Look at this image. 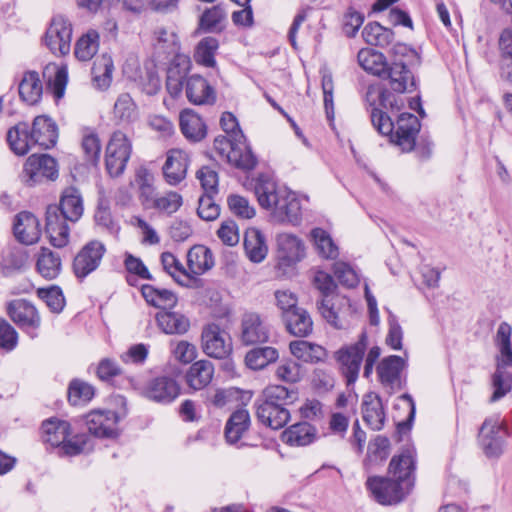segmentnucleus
Instances as JSON below:
<instances>
[{
  "mask_svg": "<svg viewBox=\"0 0 512 512\" xmlns=\"http://www.w3.org/2000/svg\"><path fill=\"white\" fill-rule=\"evenodd\" d=\"M84 211L83 199L80 191L75 187H67L62 192L60 204L50 205L46 210V233L50 243L62 248L69 241V227L67 221H78Z\"/></svg>",
  "mask_w": 512,
  "mask_h": 512,
  "instance_id": "nucleus-1",
  "label": "nucleus"
},
{
  "mask_svg": "<svg viewBox=\"0 0 512 512\" xmlns=\"http://www.w3.org/2000/svg\"><path fill=\"white\" fill-rule=\"evenodd\" d=\"M297 399L296 390L288 389L283 385H269L254 403L256 417L263 425L278 430L290 420L291 415L287 406Z\"/></svg>",
  "mask_w": 512,
  "mask_h": 512,
  "instance_id": "nucleus-2",
  "label": "nucleus"
},
{
  "mask_svg": "<svg viewBox=\"0 0 512 512\" xmlns=\"http://www.w3.org/2000/svg\"><path fill=\"white\" fill-rule=\"evenodd\" d=\"M255 193L260 206L270 210L276 221L293 225L300 223L301 204L296 193L269 180L257 183Z\"/></svg>",
  "mask_w": 512,
  "mask_h": 512,
  "instance_id": "nucleus-3",
  "label": "nucleus"
},
{
  "mask_svg": "<svg viewBox=\"0 0 512 512\" xmlns=\"http://www.w3.org/2000/svg\"><path fill=\"white\" fill-rule=\"evenodd\" d=\"M370 116L374 128L380 134L389 136L390 141L403 152H410L414 149L416 137L421 128L420 121L415 115L402 113L394 123L385 112L373 107Z\"/></svg>",
  "mask_w": 512,
  "mask_h": 512,
  "instance_id": "nucleus-4",
  "label": "nucleus"
},
{
  "mask_svg": "<svg viewBox=\"0 0 512 512\" xmlns=\"http://www.w3.org/2000/svg\"><path fill=\"white\" fill-rule=\"evenodd\" d=\"M313 286L322 294L323 299L318 303V310L323 318L336 329L346 328L345 314L339 306L348 304L345 298L331 296L336 288L333 277L322 270L314 272Z\"/></svg>",
  "mask_w": 512,
  "mask_h": 512,
  "instance_id": "nucleus-5",
  "label": "nucleus"
},
{
  "mask_svg": "<svg viewBox=\"0 0 512 512\" xmlns=\"http://www.w3.org/2000/svg\"><path fill=\"white\" fill-rule=\"evenodd\" d=\"M43 440L53 447H59L60 453L75 456L85 450L86 435L71 436V426L67 421L49 419L42 424Z\"/></svg>",
  "mask_w": 512,
  "mask_h": 512,
  "instance_id": "nucleus-6",
  "label": "nucleus"
},
{
  "mask_svg": "<svg viewBox=\"0 0 512 512\" xmlns=\"http://www.w3.org/2000/svg\"><path fill=\"white\" fill-rule=\"evenodd\" d=\"M367 348L368 335L362 331L355 343L344 345L334 352L338 369L348 385L357 381Z\"/></svg>",
  "mask_w": 512,
  "mask_h": 512,
  "instance_id": "nucleus-7",
  "label": "nucleus"
},
{
  "mask_svg": "<svg viewBox=\"0 0 512 512\" xmlns=\"http://www.w3.org/2000/svg\"><path fill=\"white\" fill-rule=\"evenodd\" d=\"M508 428L499 414L487 417L478 431V444L488 458H499L505 451Z\"/></svg>",
  "mask_w": 512,
  "mask_h": 512,
  "instance_id": "nucleus-8",
  "label": "nucleus"
},
{
  "mask_svg": "<svg viewBox=\"0 0 512 512\" xmlns=\"http://www.w3.org/2000/svg\"><path fill=\"white\" fill-rule=\"evenodd\" d=\"M214 148L222 158L239 169L252 170L257 164L246 140L237 141L234 137L221 135L214 139Z\"/></svg>",
  "mask_w": 512,
  "mask_h": 512,
  "instance_id": "nucleus-9",
  "label": "nucleus"
},
{
  "mask_svg": "<svg viewBox=\"0 0 512 512\" xmlns=\"http://www.w3.org/2000/svg\"><path fill=\"white\" fill-rule=\"evenodd\" d=\"M132 154V143L128 136L118 130L115 131L106 146L105 166L111 177H118L125 171Z\"/></svg>",
  "mask_w": 512,
  "mask_h": 512,
  "instance_id": "nucleus-10",
  "label": "nucleus"
},
{
  "mask_svg": "<svg viewBox=\"0 0 512 512\" xmlns=\"http://www.w3.org/2000/svg\"><path fill=\"white\" fill-rule=\"evenodd\" d=\"M201 348L208 357L222 360L232 353L233 343L227 331L218 324L211 323L203 327Z\"/></svg>",
  "mask_w": 512,
  "mask_h": 512,
  "instance_id": "nucleus-11",
  "label": "nucleus"
},
{
  "mask_svg": "<svg viewBox=\"0 0 512 512\" xmlns=\"http://www.w3.org/2000/svg\"><path fill=\"white\" fill-rule=\"evenodd\" d=\"M72 24L63 15H56L45 34V44L56 56L67 55L71 50Z\"/></svg>",
  "mask_w": 512,
  "mask_h": 512,
  "instance_id": "nucleus-12",
  "label": "nucleus"
},
{
  "mask_svg": "<svg viewBox=\"0 0 512 512\" xmlns=\"http://www.w3.org/2000/svg\"><path fill=\"white\" fill-rule=\"evenodd\" d=\"M366 484L375 500L383 505L396 504L402 501L411 490L409 482H406L405 486L401 482L384 477H370Z\"/></svg>",
  "mask_w": 512,
  "mask_h": 512,
  "instance_id": "nucleus-13",
  "label": "nucleus"
},
{
  "mask_svg": "<svg viewBox=\"0 0 512 512\" xmlns=\"http://www.w3.org/2000/svg\"><path fill=\"white\" fill-rule=\"evenodd\" d=\"M23 173L30 185L47 180L54 181L58 177V165L48 154H32L24 164Z\"/></svg>",
  "mask_w": 512,
  "mask_h": 512,
  "instance_id": "nucleus-14",
  "label": "nucleus"
},
{
  "mask_svg": "<svg viewBox=\"0 0 512 512\" xmlns=\"http://www.w3.org/2000/svg\"><path fill=\"white\" fill-rule=\"evenodd\" d=\"M406 365L405 359L397 355L384 357L378 363L376 367L378 380L389 393H394L403 388L402 373Z\"/></svg>",
  "mask_w": 512,
  "mask_h": 512,
  "instance_id": "nucleus-15",
  "label": "nucleus"
},
{
  "mask_svg": "<svg viewBox=\"0 0 512 512\" xmlns=\"http://www.w3.org/2000/svg\"><path fill=\"white\" fill-rule=\"evenodd\" d=\"M180 391V385L174 377L160 375L147 381L142 394L151 401L169 404L180 395Z\"/></svg>",
  "mask_w": 512,
  "mask_h": 512,
  "instance_id": "nucleus-16",
  "label": "nucleus"
},
{
  "mask_svg": "<svg viewBox=\"0 0 512 512\" xmlns=\"http://www.w3.org/2000/svg\"><path fill=\"white\" fill-rule=\"evenodd\" d=\"M106 252L104 244L97 240L88 242L76 254L73 260V271L77 278L83 279L95 271Z\"/></svg>",
  "mask_w": 512,
  "mask_h": 512,
  "instance_id": "nucleus-17",
  "label": "nucleus"
},
{
  "mask_svg": "<svg viewBox=\"0 0 512 512\" xmlns=\"http://www.w3.org/2000/svg\"><path fill=\"white\" fill-rule=\"evenodd\" d=\"M191 67L192 62L188 55H174L167 68L166 75V90L172 98L177 99L182 95Z\"/></svg>",
  "mask_w": 512,
  "mask_h": 512,
  "instance_id": "nucleus-18",
  "label": "nucleus"
},
{
  "mask_svg": "<svg viewBox=\"0 0 512 512\" xmlns=\"http://www.w3.org/2000/svg\"><path fill=\"white\" fill-rule=\"evenodd\" d=\"M89 432L99 438H113L118 435L119 415L112 410H92L85 416Z\"/></svg>",
  "mask_w": 512,
  "mask_h": 512,
  "instance_id": "nucleus-19",
  "label": "nucleus"
},
{
  "mask_svg": "<svg viewBox=\"0 0 512 512\" xmlns=\"http://www.w3.org/2000/svg\"><path fill=\"white\" fill-rule=\"evenodd\" d=\"M270 330L264 319L256 312H245L241 317L240 340L242 344L254 345L269 340Z\"/></svg>",
  "mask_w": 512,
  "mask_h": 512,
  "instance_id": "nucleus-20",
  "label": "nucleus"
},
{
  "mask_svg": "<svg viewBox=\"0 0 512 512\" xmlns=\"http://www.w3.org/2000/svg\"><path fill=\"white\" fill-rule=\"evenodd\" d=\"M185 95L193 105H213L217 99L215 88L199 74L186 79Z\"/></svg>",
  "mask_w": 512,
  "mask_h": 512,
  "instance_id": "nucleus-21",
  "label": "nucleus"
},
{
  "mask_svg": "<svg viewBox=\"0 0 512 512\" xmlns=\"http://www.w3.org/2000/svg\"><path fill=\"white\" fill-rule=\"evenodd\" d=\"M13 234L18 242L24 245L36 243L41 236L38 218L27 211H22L14 217Z\"/></svg>",
  "mask_w": 512,
  "mask_h": 512,
  "instance_id": "nucleus-22",
  "label": "nucleus"
},
{
  "mask_svg": "<svg viewBox=\"0 0 512 512\" xmlns=\"http://www.w3.org/2000/svg\"><path fill=\"white\" fill-rule=\"evenodd\" d=\"M380 78L388 80L391 89L398 93L411 92L415 88V80L411 71L401 59H395L385 69Z\"/></svg>",
  "mask_w": 512,
  "mask_h": 512,
  "instance_id": "nucleus-23",
  "label": "nucleus"
},
{
  "mask_svg": "<svg viewBox=\"0 0 512 512\" xmlns=\"http://www.w3.org/2000/svg\"><path fill=\"white\" fill-rule=\"evenodd\" d=\"M32 141L35 146L42 149L53 148L58 140V127L56 123L46 115H39L32 123Z\"/></svg>",
  "mask_w": 512,
  "mask_h": 512,
  "instance_id": "nucleus-24",
  "label": "nucleus"
},
{
  "mask_svg": "<svg viewBox=\"0 0 512 512\" xmlns=\"http://www.w3.org/2000/svg\"><path fill=\"white\" fill-rule=\"evenodd\" d=\"M7 312L10 318L22 328L37 329L41 320L36 308L24 299H15L8 303Z\"/></svg>",
  "mask_w": 512,
  "mask_h": 512,
  "instance_id": "nucleus-25",
  "label": "nucleus"
},
{
  "mask_svg": "<svg viewBox=\"0 0 512 512\" xmlns=\"http://www.w3.org/2000/svg\"><path fill=\"white\" fill-rule=\"evenodd\" d=\"M189 166L188 154L181 149H170L163 165V174L170 185H177L183 181Z\"/></svg>",
  "mask_w": 512,
  "mask_h": 512,
  "instance_id": "nucleus-26",
  "label": "nucleus"
},
{
  "mask_svg": "<svg viewBox=\"0 0 512 512\" xmlns=\"http://www.w3.org/2000/svg\"><path fill=\"white\" fill-rule=\"evenodd\" d=\"M415 469V451L412 448L403 450L399 455H395L389 464V473L393 479L406 485L409 482V488L414 485L413 472Z\"/></svg>",
  "mask_w": 512,
  "mask_h": 512,
  "instance_id": "nucleus-27",
  "label": "nucleus"
},
{
  "mask_svg": "<svg viewBox=\"0 0 512 512\" xmlns=\"http://www.w3.org/2000/svg\"><path fill=\"white\" fill-rule=\"evenodd\" d=\"M276 243L278 257L287 265L295 264L305 256V245L294 234L280 233L276 237Z\"/></svg>",
  "mask_w": 512,
  "mask_h": 512,
  "instance_id": "nucleus-28",
  "label": "nucleus"
},
{
  "mask_svg": "<svg viewBox=\"0 0 512 512\" xmlns=\"http://www.w3.org/2000/svg\"><path fill=\"white\" fill-rule=\"evenodd\" d=\"M361 407L364 422L374 431L381 430L385 422L381 398L374 392L366 393L363 396Z\"/></svg>",
  "mask_w": 512,
  "mask_h": 512,
  "instance_id": "nucleus-29",
  "label": "nucleus"
},
{
  "mask_svg": "<svg viewBox=\"0 0 512 512\" xmlns=\"http://www.w3.org/2000/svg\"><path fill=\"white\" fill-rule=\"evenodd\" d=\"M214 365L209 360H198L189 367L186 372L185 380L187 385L193 390H202L207 387L214 376Z\"/></svg>",
  "mask_w": 512,
  "mask_h": 512,
  "instance_id": "nucleus-30",
  "label": "nucleus"
},
{
  "mask_svg": "<svg viewBox=\"0 0 512 512\" xmlns=\"http://www.w3.org/2000/svg\"><path fill=\"white\" fill-rule=\"evenodd\" d=\"M180 130L185 138L191 142L203 140L207 134V127L202 118L192 109H184L179 117Z\"/></svg>",
  "mask_w": 512,
  "mask_h": 512,
  "instance_id": "nucleus-31",
  "label": "nucleus"
},
{
  "mask_svg": "<svg viewBox=\"0 0 512 512\" xmlns=\"http://www.w3.org/2000/svg\"><path fill=\"white\" fill-rule=\"evenodd\" d=\"M7 142L10 149L18 156L26 155L35 146L32 141V132L26 122H20L8 130Z\"/></svg>",
  "mask_w": 512,
  "mask_h": 512,
  "instance_id": "nucleus-32",
  "label": "nucleus"
},
{
  "mask_svg": "<svg viewBox=\"0 0 512 512\" xmlns=\"http://www.w3.org/2000/svg\"><path fill=\"white\" fill-rule=\"evenodd\" d=\"M317 437V429L308 422H300L288 427L282 433V441L290 446H306Z\"/></svg>",
  "mask_w": 512,
  "mask_h": 512,
  "instance_id": "nucleus-33",
  "label": "nucleus"
},
{
  "mask_svg": "<svg viewBox=\"0 0 512 512\" xmlns=\"http://www.w3.org/2000/svg\"><path fill=\"white\" fill-rule=\"evenodd\" d=\"M187 266L190 275H202L214 266V258L209 248L195 245L187 253Z\"/></svg>",
  "mask_w": 512,
  "mask_h": 512,
  "instance_id": "nucleus-34",
  "label": "nucleus"
},
{
  "mask_svg": "<svg viewBox=\"0 0 512 512\" xmlns=\"http://www.w3.org/2000/svg\"><path fill=\"white\" fill-rule=\"evenodd\" d=\"M19 96L28 105H36L40 102L43 94V85L36 71L24 73L19 83Z\"/></svg>",
  "mask_w": 512,
  "mask_h": 512,
  "instance_id": "nucleus-35",
  "label": "nucleus"
},
{
  "mask_svg": "<svg viewBox=\"0 0 512 512\" xmlns=\"http://www.w3.org/2000/svg\"><path fill=\"white\" fill-rule=\"evenodd\" d=\"M283 320L288 332L294 336L305 337L312 332V319L303 308L288 311Z\"/></svg>",
  "mask_w": 512,
  "mask_h": 512,
  "instance_id": "nucleus-36",
  "label": "nucleus"
},
{
  "mask_svg": "<svg viewBox=\"0 0 512 512\" xmlns=\"http://www.w3.org/2000/svg\"><path fill=\"white\" fill-rule=\"evenodd\" d=\"M244 249L247 257L254 263L262 262L268 252L264 235L256 228L247 229L244 236Z\"/></svg>",
  "mask_w": 512,
  "mask_h": 512,
  "instance_id": "nucleus-37",
  "label": "nucleus"
},
{
  "mask_svg": "<svg viewBox=\"0 0 512 512\" xmlns=\"http://www.w3.org/2000/svg\"><path fill=\"white\" fill-rule=\"evenodd\" d=\"M250 426V415L246 409H238L229 417L225 426V437L230 444L237 443Z\"/></svg>",
  "mask_w": 512,
  "mask_h": 512,
  "instance_id": "nucleus-38",
  "label": "nucleus"
},
{
  "mask_svg": "<svg viewBox=\"0 0 512 512\" xmlns=\"http://www.w3.org/2000/svg\"><path fill=\"white\" fill-rule=\"evenodd\" d=\"M141 293L148 304L163 311L172 309L178 301L177 296L172 291L158 289L149 284L142 286Z\"/></svg>",
  "mask_w": 512,
  "mask_h": 512,
  "instance_id": "nucleus-39",
  "label": "nucleus"
},
{
  "mask_svg": "<svg viewBox=\"0 0 512 512\" xmlns=\"http://www.w3.org/2000/svg\"><path fill=\"white\" fill-rule=\"evenodd\" d=\"M156 320L161 330L166 334H184L190 327L189 319L177 312H159L156 315Z\"/></svg>",
  "mask_w": 512,
  "mask_h": 512,
  "instance_id": "nucleus-40",
  "label": "nucleus"
},
{
  "mask_svg": "<svg viewBox=\"0 0 512 512\" xmlns=\"http://www.w3.org/2000/svg\"><path fill=\"white\" fill-rule=\"evenodd\" d=\"M359 65L367 72L378 76L385 75V69L388 65L385 56L374 49L363 48L357 55Z\"/></svg>",
  "mask_w": 512,
  "mask_h": 512,
  "instance_id": "nucleus-41",
  "label": "nucleus"
},
{
  "mask_svg": "<svg viewBox=\"0 0 512 512\" xmlns=\"http://www.w3.org/2000/svg\"><path fill=\"white\" fill-rule=\"evenodd\" d=\"M289 348L293 356L304 362H319L326 356V350L322 346L305 340L292 341Z\"/></svg>",
  "mask_w": 512,
  "mask_h": 512,
  "instance_id": "nucleus-42",
  "label": "nucleus"
},
{
  "mask_svg": "<svg viewBox=\"0 0 512 512\" xmlns=\"http://www.w3.org/2000/svg\"><path fill=\"white\" fill-rule=\"evenodd\" d=\"M279 352L276 348L265 346L253 348L245 356L246 365L253 370H261L277 361Z\"/></svg>",
  "mask_w": 512,
  "mask_h": 512,
  "instance_id": "nucleus-43",
  "label": "nucleus"
},
{
  "mask_svg": "<svg viewBox=\"0 0 512 512\" xmlns=\"http://www.w3.org/2000/svg\"><path fill=\"white\" fill-rule=\"evenodd\" d=\"M154 36V50L159 57L179 54V39L173 31L160 27L155 30Z\"/></svg>",
  "mask_w": 512,
  "mask_h": 512,
  "instance_id": "nucleus-44",
  "label": "nucleus"
},
{
  "mask_svg": "<svg viewBox=\"0 0 512 512\" xmlns=\"http://www.w3.org/2000/svg\"><path fill=\"white\" fill-rule=\"evenodd\" d=\"M161 263L163 269L180 285L189 287L193 281V276L190 275L181 262L170 252H163L161 254Z\"/></svg>",
  "mask_w": 512,
  "mask_h": 512,
  "instance_id": "nucleus-45",
  "label": "nucleus"
},
{
  "mask_svg": "<svg viewBox=\"0 0 512 512\" xmlns=\"http://www.w3.org/2000/svg\"><path fill=\"white\" fill-rule=\"evenodd\" d=\"M99 38L96 30H88L75 43V57L83 62L91 60L99 49Z\"/></svg>",
  "mask_w": 512,
  "mask_h": 512,
  "instance_id": "nucleus-46",
  "label": "nucleus"
},
{
  "mask_svg": "<svg viewBox=\"0 0 512 512\" xmlns=\"http://www.w3.org/2000/svg\"><path fill=\"white\" fill-rule=\"evenodd\" d=\"M113 69V60L107 54H102L94 61L92 66L93 82L99 89L104 90L110 86Z\"/></svg>",
  "mask_w": 512,
  "mask_h": 512,
  "instance_id": "nucleus-47",
  "label": "nucleus"
},
{
  "mask_svg": "<svg viewBox=\"0 0 512 512\" xmlns=\"http://www.w3.org/2000/svg\"><path fill=\"white\" fill-rule=\"evenodd\" d=\"M37 269L46 279H55L61 271V258L56 252L42 248L37 260Z\"/></svg>",
  "mask_w": 512,
  "mask_h": 512,
  "instance_id": "nucleus-48",
  "label": "nucleus"
},
{
  "mask_svg": "<svg viewBox=\"0 0 512 512\" xmlns=\"http://www.w3.org/2000/svg\"><path fill=\"white\" fill-rule=\"evenodd\" d=\"M362 37L369 45L386 47L392 42L394 33L378 22H372L364 27Z\"/></svg>",
  "mask_w": 512,
  "mask_h": 512,
  "instance_id": "nucleus-49",
  "label": "nucleus"
},
{
  "mask_svg": "<svg viewBox=\"0 0 512 512\" xmlns=\"http://www.w3.org/2000/svg\"><path fill=\"white\" fill-rule=\"evenodd\" d=\"M113 115L120 123L129 124L138 119L137 105L128 93L120 94L114 104Z\"/></svg>",
  "mask_w": 512,
  "mask_h": 512,
  "instance_id": "nucleus-50",
  "label": "nucleus"
},
{
  "mask_svg": "<svg viewBox=\"0 0 512 512\" xmlns=\"http://www.w3.org/2000/svg\"><path fill=\"white\" fill-rule=\"evenodd\" d=\"M219 47V42L214 37H205L197 45L194 53L195 62L205 67H214L216 65L215 53Z\"/></svg>",
  "mask_w": 512,
  "mask_h": 512,
  "instance_id": "nucleus-51",
  "label": "nucleus"
},
{
  "mask_svg": "<svg viewBox=\"0 0 512 512\" xmlns=\"http://www.w3.org/2000/svg\"><path fill=\"white\" fill-rule=\"evenodd\" d=\"M311 237L318 254L325 259H335L339 250L331 236L322 228L311 231Z\"/></svg>",
  "mask_w": 512,
  "mask_h": 512,
  "instance_id": "nucleus-52",
  "label": "nucleus"
},
{
  "mask_svg": "<svg viewBox=\"0 0 512 512\" xmlns=\"http://www.w3.org/2000/svg\"><path fill=\"white\" fill-rule=\"evenodd\" d=\"M227 12L222 5H215L206 9L199 20V27L205 32H215L222 29Z\"/></svg>",
  "mask_w": 512,
  "mask_h": 512,
  "instance_id": "nucleus-53",
  "label": "nucleus"
},
{
  "mask_svg": "<svg viewBox=\"0 0 512 512\" xmlns=\"http://www.w3.org/2000/svg\"><path fill=\"white\" fill-rule=\"evenodd\" d=\"M492 386L494 392L490 397V403L497 402L512 390V373L501 370V367L496 369L492 375Z\"/></svg>",
  "mask_w": 512,
  "mask_h": 512,
  "instance_id": "nucleus-54",
  "label": "nucleus"
},
{
  "mask_svg": "<svg viewBox=\"0 0 512 512\" xmlns=\"http://www.w3.org/2000/svg\"><path fill=\"white\" fill-rule=\"evenodd\" d=\"M276 377L287 383H297L303 377L302 366L293 359H283L275 370Z\"/></svg>",
  "mask_w": 512,
  "mask_h": 512,
  "instance_id": "nucleus-55",
  "label": "nucleus"
},
{
  "mask_svg": "<svg viewBox=\"0 0 512 512\" xmlns=\"http://www.w3.org/2000/svg\"><path fill=\"white\" fill-rule=\"evenodd\" d=\"M94 396V388L90 384L73 380L68 389V400L72 405H82L89 402Z\"/></svg>",
  "mask_w": 512,
  "mask_h": 512,
  "instance_id": "nucleus-56",
  "label": "nucleus"
},
{
  "mask_svg": "<svg viewBox=\"0 0 512 512\" xmlns=\"http://www.w3.org/2000/svg\"><path fill=\"white\" fill-rule=\"evenodd\" d=\"M81 147L87 162L91 164L98 163L101 153V142L95 132L87 131L83 135Z\"/></svg>",
  "mask_w": 512,
  "mask_h": 512,
  "instance_id": "nucleus-57",
  "label": "nucleus"
},
{
  "mask_svg": "<svg viewBox=\"0 0 512 512\" xmlns=\"http://www.w3.org/2000/svg\"><path fill=\"white\" fill-rule=\"evenodd\" d=\"M227 204L230 211L242 219H251L255 216V209L249 201L240 195H230L227 198Z\"/></svg>",
  "mask_w": 512,
  "mask_h": 512,
  "instance_id": "nucleus-58",
  "label": "nucleus"
},
{
  "mask_svg": "<svg viewBox=\"0 0 512 512\" xmlns=\"http://www.w3.org/2000/svg\"><path fill=\"white\" fill-rule=\"evenodd\" d=\"M181 205L182 197L176 192H169L153 199L154 208L169 214L176 212Z\"/></svg>",
  "mask_w": 512,
  "mask_h": 512,
  "instance_id": "nucleus-59",
  "label": "nucleus"
},
{
  "mask_svg": "<svg viewBox=\"0 0 512 512\" xmlns=\"http://www.w3.org/2000/svg\"><path fill=\"white\" fill-rule=\"evenodd\" d=\"M197 213L201 219L212 221L220 215V207L214 202L211 194H205L199 198Z\"/></svg>",
  "mask_w": 512,
  "mask_h": 512,
  "instance_id": "nucleus-60",
  "label": "nucleus"
},
{
  "mask_svg": "<svg viewBox=\"0 0 512 512\" xmlns=\"http://www.w3.org/2000/svg\"><path fill=\"white\" fill-rule=\"evenodd\" d=\"M364 22V15L353 8L344 14L343 31L346 36L354 37Z\"/></svg>",
  "mask_w": 512,
  "mask_h": 512,
  "instance_id": "nucleus-61",
  "label": "nucleus"
},
{
  "mask_svg": "<svg viewBox=\"0 0 512 512\" xmlns=\"http://www.w3.org/2000/svg\"><path fill=\"white\" fill-rule=\"evenodd\" d=\"M197 178L199 179L205 194H216L218 191V174L210 167H202L197 172Z\"/></svg>",
  "mask_w": 512,
  "mask_h": 512,
  "instance_id": "nucleus-62",
  "label": "nucleus"
},
{
  "mask_svg": "<svg viewBox=\"0 0 512 512\" xmlns=\"http://www.w3.org/2000/svg\"><path fill=\"white\" fill-rule=\"evenodd\" d=\"M40 296L52 312L59 313L64 308L65 299L62 291L58 287L41 290Z\"/></svg>",
  "mask_w": 512,
  "mask_h": 512,
  "instance_id": "nucleus-63",
  "label": "nucleus"
},
{
  "mask_svg": "<svg viewBox=\"0 0 512 512\" xmlns=\"http://www.w3.org/2000/svg\"><path fill=\"white\" fill-rule=\"evenodd\" d=\"M334 274L338 281L346 287L351 288L358 284L356 272L347 263L336 262L334 264Z\"/></svg>",
  "mask_w": 512,
  "mask_h": 512,
  "instance_id": "nucleus-64",
  "label": "nucleus"
}]
</instances>
